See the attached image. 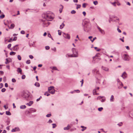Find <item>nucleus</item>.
<instances>
[{
    "label": "nucleus",
    "instance_id": "obj_35",
    "mask_svg": "<svg viewBox=\"0 0 133 133\" xmlns=\"http://www.w3.org/2000/svg\"><path fill=\"white\" fill-rule=\"evenodd\" d=\"M111 4L115 6H116V2H114L111 3Z\"/></svg>",
    "mask_w": 133,
    "mask_h": 133
},
{
    "label": "nucleus",
    "instance_id": "obj_34",
    "mask_svg": "<svg viewBox=\"0 0 133 133\" xmlns=\"http://www.w3.org/2000/svg\"><path fill=\"white\" fill-rule=\"evenodd\" d=\"M17 58L19 60H21V57L19 55H18V56Z\"/></svg>",
    "mask_w": 133,
    "mask_h": 133
},
{
    "label": "nucleus",
    "instance_id": "obj_33",
    "mask_svg": "<svg viewBox=\"0 0 133 133\" xmlns=\"http://www.w3.org/2000/svg\"><path fill=\"white\" fill-rule=\"evenodd\" d=\"M93 3L94 5H96L98 4V2L97 1H95Z\"/></svg>",
    "mask_w": 133,
    "mask_h": 133
},
{
    "label": "nucleus",
    "instance_id": "obj_27",
    "mask_svg": "<svg viewBox=\"0 0 133 133\" xmlns=\"http://www.w3.org/2000/svg\"><path fill=\"white\" fill-rule=\"evenodd\" d=\"M35 85L37 87H39L40 86V84L38 83L37 82L35 83Z\"/></svg>",
    "mask_w": 133,
    "mask_h": 133
},
{
    "label": "nucleus",
    "instance_id": "obj_6",
    "mask_svg": "<svg viewBox=\"0 0 133 133\" xmlns=\"http://www.w3.org/2000/svg\"><path fill=\"white\" fill-rule=\"evenodd\" d=\"M48 21L46 20V21L43 20V24L45 25V26H48L49 24V23Z\"/></svg>",
    "mask_w": 133,
    "mask_h": 133
},
{
    "label": "nucleus",
    "instance_id": "obj_38",
    "mask_svg": "<svg viewBox=\"0 0 133 133\" xmlns=\"http://www.w3.org/2000/svg\"><path fill=\"white\" fill-rule=\"evenodd\" d=\"M5 17V15H2L0 16V18H3Z\"/></svg>",
    "mask_w": 133,
    "mask_h": 133
},
{
    "label": "nucleus",
    "instance_id": "obj_60",
    "mask_svg": "<svg viewBox=\"0 0 133 133\" xmlns=\"http://www.w3.org/2000/svg\"><path fill=\"white\" fill-rule=\"evenodd\" d=\"M117 30L119 32L121 33V30H120L118 28L117 29Z\"/></svg>",
    "mask_w": 133,
    "mask_h": 133
},
{
    "label": "nucleus",
    "instance_id": "obj_62",
    "mask_svg": "<svg viewBox=\"0 0 133 133\" xmlns=\"http://www.w3.org/2000/svg\"><path fill=\"white\" fill-rule=\"evenodd\" d=\"M4 74V72L2 71H0V74L3 75Z\"/></svg>",
    "mask_w": 133,
    "mask_h": 133
},
{
    "label": "nucleus",
    "instance_id": "obj_32",
    "mask_svg": "<svg viewBox=\"0 0 133 133\" xmlns=\"http://www.w3.org/2000/svg\"><path fill=\"white\" fill-rule=\"evenodd\" d=\"M11 44H9L8 46H7V47L8 48V49H11H11H10V48L11 47Z\"/></svg>",
    "mask_w": 133,
    "mask_h": 133
},
{
    "label": "nucleus",
    "instance_id": "obj_18",
    "mask_svg": "<svg viewBox=\"0 0 133 133\" xmlns=\"http://www.w3.org/2000/svg\"><path fill=\"white\" fill-rule=\"evenodd\" d=\"M114 100V96L113 95H112L111 96L110 99V101L111 102H113Z\"/></svg>",
    "mask_w": 133,
    "mask_h": 133
},
{
    "label": "nucleus",
    "instance_id": "obj_37",
    "mask_svg": "<svg viewBox=\"0 0 133 133\" xmlns=\"http://www.w3.org/2000/svg\"><path fill=\"white\" fill-rule=\"evenodd\" d=\"M44 95H47V96H49V95H50V94H49L48 92H45L44 94Z\"/></svg>",
    "mask_w": 133,
    "mask_h": 133
},
{
    "label": "nucleus",
    "instance_id": "obj_8",
    "mask_svg": "<svg viewBox=\"0 0 133 133\" xmlns=\"http://www.w3.org/2000/svg\"><path fill=\"white\" fill-rule=\"evenodd\" d=\"M98 29L99 30V31L102 34H105V32L103 30L101 29L100 27L98 26H97Z\"/></svg>",
    "mask_w": 133,
    "mask_h": 133
},
{
    "label": "nucleus",
    "instance_id": "obj_53",
    "mask_svg": "<svg viewBox=\"0 0 133 133\" xmlns=\"http://www.w3.org/2000/svg\"><path fill=\"white\" fill-rule=\"evenodd\" d=\"M17 39V37H14V38L13 39V40L14 41H16V40Z\"/></svg>",
    "mask_w": 133,
    "mask_h": 133
},
{
    "label": "nucleus",
    "instance_id": "obj_47",
    "mask_svg": "<svg viewBox=\"0 0 133 133\" xmlns=\"http://www.w3.org/2000/svg\"><path fill=\"white\" fill-rule=\"evenodd\" d=\"M86 4L85 3H83L82 5V7L84 8H85L86 6Z\"/></svg>",
    "mask_w": 133,
    "mask_h": 133
},
{
    "label": "nucleus",
    "instance_id": "obj_20",
    "mask_svg": "<svg viewBox=\"0 0 133 133\" xmlns=\"http://www.w3.org/2000/svg\"><path fill=\"white\" fill-rule=\"evenodd\" d=\"M15 25L14 24H12L10 26V27H9V28L11 29H13L14 28Z\"/></svg>",
    "mask_w": 133,
    "mask_h": 133
},
{
    "label": "nucleus",
    "instance_id": "obj_45",
    "mask_svg": "<svg viewBox=\"0 0 133 133\" xmlns=\"http://www.w3.org/2000/svg\"><path fill=\"white\" fill-rule=\"evenodd\" d=\"M52 125H53L52 128H55L56 127V125L55 124H52Z\"/></svg>",
    "mask_w": 133,
    "mask_h": 133
},
{
    "label": "nucleus",
    "instance_id": "obj_52",
    "mask_svg": "<svg viewBox=\"0 0 133 133\" xmlns=\"http://www.w3.org/2000/svg\"><path fill=\"white\" fill-rule=\"evenodd\" d=\"M118 125L119 126H121L122 125V122H120L119 123Z\"/></svg>",
    "mask_w": 133,
    "mask_h": 133
},
{
    "label": "nucleus",
    "instance_id": "obj_30",
    "mask_svg": "<svg viewBox=\"0 0 133 133\" xmlns=\"http://www.w3.org/2000/svg\"><path fill=\"white\" fill-rule=\"evenodd\" d=\"M24 97L25 98H26L28 97V95L27 94L25 93L24 95Z\"/></svg>",
    "mask_w": 133,
    "mask_h": 133
},
{
    "label": "nucleus",
    "instance_id": "obj_5",
    "mask_svg": "<svg viewBox=\"0 0 133 133\" xmlns=\"http://www.w3.org/2000/svg\"><path fill=\"white\" fill-rule=\"evenodd\" d=\"M63 36L66 38L69 39L70 38V36L69 34H65V33H63Z\"/></svg>",
    "mask_w": 133,
    "mask_h": 133
},
{
    "label": "nucleus",
    "instance_id": "obj_36",
    "mask_svg": "<svg viewBox=\"0 0 133 133\" xmlns=\"http://www.w3.org/2000/svg\"><path fill=\"white\" fill-rule=\"evenodd\" d=\"M26 63L27 64H30V61L29 60H28L26 61Z\"/></svg>",
    "mask_w": 133,
    "mask_h": 133
},
{
    "label": "nucleus",
    "instance_id": "obj_51",
    "mask_svg": "<svg viewBox=\"0 0 133 133\" xmlns=\"http://www.w3.org/2000/svg\"><path fill=\"white\" fill-rule=\"evenodd\" d=\"M51 116V114H48L46 115V116L47 117H50Z\"/></svg>",
    "mask_w": 133,
    "mask_h": 133
},
{
    "label": "nucleus",
    "instance_id": "obj_9",
    "mask_svg": "<svg viewBox=\"0 0 133 133\" xmlns=\"http://www.w3.org/2000/svg\"><path fill=\"white\" fill-rule=\"evenodd\" d=\"M102 69L104 70L105 71H109V69L107 68L104 66H102Z\"/></svg>",
    "mask_w": 133,
    "mask_h": 133
},
{
    "label": "nucleus",
    "instance_id": "obj_31",
    "mask_svg": "<svg viewBox=\"0 0 133 133\" xmlns=\"http://www.w3.org/2000/svg\"><path fill=\"white\" fill-rule=\"evenodd\" d=\"M119 84L120 85L121 87H118V89H120L121 88L122 86H123V84L122 83H119Z\"/></svg>",
    "mask_w": 133,
    "mask_h": 133
},
{
    "label": "nucleus",
    "instance_id": "obj_13",
    "mask_svg": "<svg viewBox=\"0 0 133 133\" xmlns=\"http://www.w3.org/2000/svg\"><path fill=\"white\" fill-rule=\"evenodd\" d=\"M71 128V127L70 125H68L66 127L64 128V129L65 130H68Z\"/></svg>",
    "mask_w": 133,
    "mask_h": 133
},
{
    "label": "nucleus",
    "instance_id": "obj_64",
    "mask_svg": "<svg viewBox=\"0 0 133 133\" xmlns=\"http://www.w3.org/2000/svg\"><path fill=\"white\" fill-rule=\"evenodd\" d=\"M126 48L127 49L129 50L130 49V48L128 46H126Z\"/></svg>",
    "mask_w": 133,
    "mask_h": 133
},
{
    "label": "nucleus",
    "instance_id": "obj_16",
    "mask_svg": "<svg viewBox=\"0 0 133 133\" xmlns=\"http://www.w3.org/2000/svg\"><path fill=\"white\" fill-rule=\"evenodd\" d=\"M93 94L94 95H98L99 94L96 93V89H94L93 91Z\"/></svg>",
    "mask_w": 133,
    "mask_h": 133
},
{
    "label": "nucleus",
    "instance_id": "obj_49",
    "mask_svg": "<svg viewBox=\"0 0 133 133\" xmlns=\"http://www.w3.org/2000/svg\"><path fill=\"white\" fill-rule=\"evenodd\" d=\"M12 81L13 82H16V80L15 78H12Z\"/></svg>",
    "mask_w": 133,
    "mask_h": 133
},
{
    "label": "nucleus",
    "instance_id": "obj_15",
    "mask_svg": "<svg viewBox=\"0 0 133 133\" xmlns=\"http://www.w3.org/2000/svg\"><path fill=\"white\" fill-rule=\"evenodd\" d=\"M17 45H16L14 46L12 48L13 50H14L17 51L18 49V48L17 47Z\"/></svg>",
    "mask_w": 133,
    "mask_h": 133
},
{
    "label": "nucleus",
    "instance_id": "obj_7",
    "mask_svg": "<svg viewBox=\"0 0 133 133\" xmlns=\"http://www.w3.org/2000/svg\"><path fill=\"white\" fill-rule=\"evenodd\" d=\"M85 27L86 28V30L87 31L89 30L91 28L90 25L89 24H88L87 25H85Z\"/></svg>",
    "mask_w": 133,
    "mask_h": 133
},
{
    "label": "nucleus",
    "instance_id": "obj_50",
    "mask_svg": "<svg viewBox=\"0 0 133 133\" xmlns=\"http://www.w3.org/2000/svg\"><path fill=\"white\" fill-rule=\"evenodd\" d=\"M96 39V38L95 37L93 38V39L92 40L91 39V42H93L94 41V40Z\"/></svg>",
    "mask_w": 133,
    "mask_h": 133
},
{
    "label": "nucleus",
    "instance_id": "obj_28",
    "mask_svg": "<svg viewBox=\"0 0 133 133\" xmlns=\"http://www.w3.org/2000/svg\"><path fill=\"white\" fill-rule=\"evenodd\" d=\"M6 114L7 115H11V113L9 111H6Z\"/></svg>",
    "mask_w": 133,
    "mask_h": 133
},
{
    "label": "nucleus",
    "instance_id": "obj_26",
    "mask_svg": "<svg viewBox=\"0 0 133 133\" xmlns=\"http://www.w3.org/2000/svg\"><path fill=\"white\" fill-rule=\"evenodd\" d=\"M81 127L83 129L82 130V131H84L86 129V127H85L83 126H81Z\"/></svg>",
    "mask_w": 133,
    "mask_h": 133
},
{
    "label": "nucleus",
    "instance_id": "obj_57",
    "mask_svg": "<svg viewBox=\"0 0 133 133\" xmlns=\"http://www.w3.org/2000/svg\"><path fill=\"white\" fill-rule=\"evenodd\" d=\"M21 34H25V32L24 31L22 30L21 31Z\"/></svg>",
    "mask_w": 133,
    "mask_h": 133
},
{
    "label": "nucleus",
    "instance_id": "obj_22",
    "mask_svg": "<svg viewBox=\"0 0 133 133\" xmlns=\"http://www.w3.org/2000/svg\"><path fill=\"white\" fill-rule=\"evenodd\" d=\"M26 108V106L25 105H21L20 107V108L21 109H25Z\"/></svg>",
    "mask_w": 133,
    "mask_h": 133
},
{
    "label": "nucleus",
    "instance_id": "obj_42",
    "mask_svg": "<svg viewBox=\"0 0 133 133\" xmlns=\"http://www.w3.org/2000/svg\"><path fill=\"white\" fill-rule=\"evenodd\" d=\"M103 109V108L102 107H101L100 108H99L98 109V110L99 111H101Z\"/></svg>",
    "mask_w": 133,
    "mask_h": 133
},
{
    "label": "nucleus",
    "instance_id": "obj_46",
    "mask_svg": "<svg viewBox=\"0 0 133 133\" xmlns=\"http://www.w3.org/2000/svg\"><path fill=\"white\" fill-rule=\"evenodd\" d=\"M25 78V76L24 75H23L22 77V79H24Z\"/></svg>",
    "mask_w": 133,
    "mask_h": 133
},
{
    "label": "nucleus",
    "instance_id": "obj_44",
    "mask_svg": "<svg viewBox=\"0 0 133 133\" xmlns=\"http://www.w3.org/2000/svg\"><path fill=\"white\" fill-rule=\"evenodd\" d=\"M45 48L46 50H48L50 49V47L49 46H46L45 47Z\"/></svg>",
    "mask_w": 133,
    "mask_h": 133
},
{
    "label": "nucleus",
    "instance_id": "obj_40",
    "mask_svg": "<svg viewBox=\"0 0 133 133\" xmlns=\"http://www.w3.org/2000/svg\"><path fill=\"white\" fill-rule=\"evenodd\" d=\"M81 6V5H77V6L76 8L78 9L79 8H80Z\"/></svg>",
    "mask_w": 133,
    "mask_h": 133
},
{
    "label": "nucleus",
    "instance_id": "obj_12",
    "mask_svg": "<svg viewBox=\"0 0 133 133\" xmlns=\"http://www.w3.org/2000/svg\"><path fill=\"white\" fill-rule=\"evenodd\" d=\"M94 73H96L97 74H99V72L98 70L96 69H94L92 71Z\"/></svg>",
    "mask_w": 133,
    "mask_h": 133
},
{
    "label": "nucleus",
    "instance_id": "obj_3",
    "mask_svg": "<svg viewBox=\"0 0 133 133\" xmlns=\"http://www.w3.org/2000/svg\"><path fill=\"white\" fill-rule=\"evenodd\" d=\"M97 99L100 100L102 102H104L105 100V97L104 96H98L97 98Z\"/></svg>",
    "mask_w": 133,
    "mask_h": 133
},
{
    "label": "nucleus",
    "instance_id": "obj_24",
    "mask_svg": "<svg viewBox=\"0 0 133 133\" xmlns=\"http://www.w3.org/2000/svg\"><path fill=\"white\" fill-rule=\"evenodd\" d=\"M55 91V89H54V90H53L50 91H49V92L51 94H54Z\"/></svg>",
    "mask_w": 133,
    "mask_h": 133
},
{
    "label": "nucleus",
    "instance_id": "obj_41",
    "mask_svg": "<svg viewBox=\"0 0 133 133\" xmlns=\"http://www.w3.org/2000/svg\"><path fill=\"white\" fill-rule=\"evenodd\" d=\"M58 34L59 35H61V31L60 30H58Z\"/></svg>",
    "mask_w": 133,
    "mask_h": 133
},
{
    "label": "nucleus",
    "instance_id": "obj_4",
    "mask_svg": "<svg viewBox=\"0 0 133 133\" xmlns=\"http://www.w3.org/2000/svg\"><path fill=\"white\" fill-rule=\"evenodd\" d=\"M124 60L125 61H129L130 59V58L129 56L127 54H124L123 56Z\"/></svg>",
    "mask_w": 133,
    "mask_h": 133
},
{
    "label": "nucleus",
    "instance_id": "obj_1",
    "mask_svg": "<svg viewBox=\"0 0 133 133\" xmlns=\"http://www.w3.org/2000/svg\"><path fill=\"white\" fill-rule=\"evenodd\" d=\"M53 14L51 13L48 12L45 13L42 15V17L46 20L48 21H51L53 18L52 15Z\"/></svg>",
    "mask_w": 133,
    "mask_h": 133
},
{
    "label": "nucleus",
    "instance_id": "obj_23",
    "mask_svg": "<svg viewBox=\"0 0 133 133\" xmlns=\"http://www.w3.org/2000/svg\"><path fill=\"white\" fill-rule=\"evenodd\" d=\"M113 17H110V19L109 20V22L110 23V22L111 21H115V20L114 19H113Z\"/></svg>",
    "mask_w": 133,
    "mask_h": 133
},
{
    "label": "nucleus",
    "instance_id": "obj_39",
    "mask_svg": "<svg viewBox=\"0 0 133 133\" xmlns=\"http://www.w3.org/2000/svg\"><path fill=\"white\" fill-rule=\"evenodd\" d=\"M76 13V11H75L74 10H72L71 11V13L72 14H75Z\"/></svg>",
    "mask_w": 133,
    "mask_h": 133
},
{
    "label": "nucleus",
    "instance_id": "obj_21",
    "mask_svg": "<svg viewBox=\"0 0 133 133\" xmlns=\"http://www.w3.org/2000/svg\"><path fill=\"white\" fill-rule=\"evenodd\" d=\"M33 102L32 101H30L29 103H28L26 104V105L29 106H31L33 103Z\"/></svg>",
    "mask_w": 133,
    "mask_h": 133
},
{
    "label": "nucleus",
    "instance_id": "obj_43",
    "mask_svg": "<svg viewBox=\"0 0 133 133\" xmlns=\"http://www.w3.org/2000/svg\"><path fill=\"white\" fill-rule=\"evenodd\" d=\"M6 89L4 88L2 89L1 90V91L2 92H4L5 91Z\"/></svg>",
    "mask_w": 133,
    "mask_h": 133
},
{
    "label": "nucleus",
    "instance_id": "obj_29",
    "mask_svg": "<svg viewBox=\"0 0 133 133\" xmlns=\"http://www.w3.org/2000/svg\"><path fill=\"white\" fill-rule=\"evenodd\" d=\"M6 62H5L6 64H7L8 63L10 62V61H9V60H8V59H6Z\"/></svg>",
    "mask_w": 133,
    "mask_h": 133
},
{
    "label": "nucleus",
    "instance_id": "obj_10",
    "mask_svg": "<svg viewBox=\"0 0 133 133\" xmlns=\"http://www.w3.org/2000/svg\"><path fill=\"white\" fill-rule=\"evenodd\" d=\"M59 12L60 13H61L62 12V10L63 8V6L62 5H60L59 6Z\"/></svg>",
    "mask_w": 133,
    "mask_h": 133
},
{
    "label": "nucleus",
    "instance_id": "obj_54",
    "mask_svg": "<svg viewBox=\"0 0 133 133\" xmlns=\"http://www.w3.org/2000/svg\"><path fill=\"white\" fill-rule=\"evenodd\" d=\"M29 57L31 59H32L33 58V56L32 55H30L29 56Z\"/></svg>",
    "mask_w": 133,
    "mask_h": 133
},
{
    "label": "nucleus",
    "instance_id": "obj_19",
    "mask_svg": "<svg viewBox=\"0 0 133 133\" xmlns=\"http://www.w3.org/2000/svg\"><path fill=\"white\" fill-rule=\"evenodd\" d=\"M64 26H65L64 24V23H63L62 24L60 25V28H59L60 29H63V27H64Z\"/></svg>",
    "mask_w": 133,
    "mask_h": 133
},
{
    "label": "nucleus",
    "instance_id": "obj_11",
    "mask_svg": "<svg viewBox=\"0 0 133 133\" xmlns=\"http://www.w3.org/2000/svg\"><path fill=\"white\" fill-rule=\"evenodd\" d=\"M54 87L53 86H51L48 88V90L49 91H50L51 90H54Z\"/></svg>",
    "mask_w": 133,
    "mask_h": 133
},
{
    "label": "nucleus",
    "instance_id": "obj_25",
    "mask_svg": "<svg viewBox=\"0 0 133 133\" xmlns=\"http://www.w3.org/2000/svg\"><path fill=\"white\" fill-rule=\"evenodd\" d=\"M16 54V52H12L10 53V54L11 55H14Z\"/></svg>",
    "mask_w": 133,
    "mask_h": 133
},
{
    "label": "nucleus",
    "instance_id": "obj_17",
    "mask_svg": "<svg viewBox=\"0 0 133 133\" xmlns=\"http://www.w3.org/2000/svg\"><path fill=\"white\" fill-rule=\"evenodd\" d=\"M17 71L18 72L20 73L21 74H22V70L20 68H18Z\"/></svg>",
    "mask_w": 133,
    "mask_h": 133
},
{
    "label": "nucleus",
    "instance_id": "obj_56",
    "mask_svg": "<svg viewBox=\"0 0 133 133\" xmlns=\"http://www.w3.org/2000/svg\"><path fill=\"white\" fill-rule=\"evenodd\" d=\"M81 86H82L83 84V79H82V81H81Z\"/></svg>",
    "mask_w": 133,
    "mask_h": 133
},
{
    "label": "nucleus",
    "instance_id": "obj_14",
    "mask_svg": "<svg viewBox=\"0 0 133 133\" xmlns=\"http://www.w3.org/2000/svg\"><path fill=\"white\" fill-rule=\"evenodd\" d=\"M127 74H126L125 72H124L122 74V77L123 78H126V77H127Z\"/></svg>",
    "mask_w": 133,
    "mask_h": 133
},
{
    "label": "nucleus",
    "instance_id": "obj_48",
    "mask_svg": "<svg viewBox=\"0 0 133 133\" xmlns=\"http://www.w3.org/2000/svg\"><path fill=\"white\" fill-rule=\"evenodd\" d=\"M3 86V84L2 83L0 84V89Z\"/></svg>",
    "mask_w": 133,
    "mask_h": 133
},
{
    "label": "nucleus",
    "instance_id": "obj_2",
    "mask_svg": "<svg viewBox=\"0 0 133 133\" xmlns=\"http://www.w3.org/2000/svg\"><path fill=\"white\" fill-rule=\"evenodd\" d=\"M72 52L73 54L72 55H70L69 54H68L67 55L68 56V57H77V52L76 50V49L75 48H72Z\"/></svg>",
    "mask_w": 133,
    "mask_h": 133
},
{
    "label": "nucleus",
    "instance_id": "obj_59",
    "mask_svg": "<svg viewBox=\"0 0 133 133\" xmlns=\"http://www.w3.org/2000/svg\"><path fill=\"white\" fill-rule=\"evenodd\" d=\"M17 130H15V129H13L12 130V132H14L16 131H17Z\"/></svg>",
    "mask_w": 133,
    "mask_h": 133
},
{
    "label": "nucleus",
    "instance_id": "obj_55",
    "mask_svg": "<svg viewBox=\"0 0 133 133\" xmlns=\"http://www.w3.org/2000/svg\"><path fill=\"white\" fill-rule=\"evenodd\" d=\"M52 69L53 70H57V69L56 67H53Z\"/></svg>",
    "mask_w": 133,
    "mask_h": 133
},
{
    "label": "nucleus",
    "instance_id": "obj_61",
    "mask_svg": "<svg viewBox=\"0 0 133 133\" xmlns=\"http://www.w3.org/2000/svg\"><path fill=\"white\" fill-rule=\"evenodd\" d=\"M75 91H76L77 93H79L80 92V91L78 90H74Z\"/></svg>",
    "mask_w": 133,
    "mask_h": 133
},
{
    "label": "nucleus",
    "instance_id": "obj_63",
    "mask_svg": "<svg viewBox=\"0 0 133 133\" xmlns=\"http://www.w3.org/2000/svg\"><path fill=\"white\" fill-rule=\"evenodd\" d=\"M83 14L85 16L86 15V12H85V11H83Z\"/></svg>",
    "mask_w": 133,
    "mask_h": 133
},
{
    "label": "nucleus",
    "instance_id": "obj_58",
    "mask_svg": "<svg viewBox=\"0 0 133 133\" xmlns=\"http://www.w3.org/2000/svg\"><path fill=\"white\" fill-rule=\"evenodd\" d=\"M6 79L5 77H4L3 78V81L4 82H5L6 81Z\"/></svg>",
    "mask_w": 133,
    "mask_h": 133
}]
</instances>
